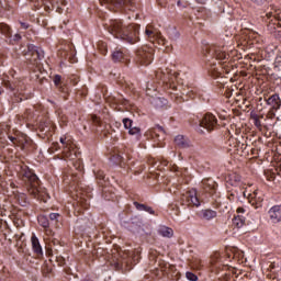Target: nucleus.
<instances>
[{
	"label": "nucleus",
	"mask_w": 281,
	"mask_h": 281,
	"mask_svg": "<svg viewBox=\"0 0 281 281\" xmlns=\"http://www.w3.org/2000/svg\"><path fill=\"white\" fill-rule=\"evenodd\" d=\"M254 1V3H257V5H262V3H265V1L267 0H251Z\"/></svg>",
	"instance_id": "39"
},
{
	"label": "nucleus",
	"mask_w": 281,
	"mask_h": 281,
	"mask_svg": "<svg viewBox=\"0 0 281 281\" xmlns=\"http://www.w3.org/2000/svg\"><path fill=\"white\" fill-rule=\"evenodd\" d=\"M145 36L149 43H158V45H166L168 41L161 36V33L155 29L153 25H149L145 30Z\"/></svg>",
	"instance_id": "5"
},
{
	"label": "nucleus",
	"mask_w": 281,
	"mask_h": 281,
	"mask_svg": "<svg viewBox=\"0 0 281 281\" xmlns=\"http://www.w3.org/2000/svg\"><path fill=\"white\" fill-rule=\"evenodd\" d=\"M158 234L164 238H172V236H175V231L167 226H160V228L158 229Z\"/></svg>",
	"instance_id": "17"
},
{
	"label": "nucleus",
	"mask_w": 281,
	"mask_h": 281,
	"mask_svg": "<svg viewBox=\"0 0 281 281\" xmlns=\"http://www.w3.org/2000/svg\"><path fill=\"white\" fill-rule=\"evenodd\" d=\"M101 5H106L109 10H120L126 5V0H100Z\"/></svg>",
	"instance_id": "10"
},
{
	"label": "nucleus",
	"mask_w": 281,
	"mask_h": 281,
	"mask_svg": "<svg viewBox=\"0 0 281 281\" xmlns=\"http://www.w3.org/2000/svg\"><path fill=\"white\" fill-rule=\"evenodd\" d=\"M60 144H63V155L66 159H74V157L76 156V154L74 153V144L71 143V140L61 137L59 139Z\"/></svg>",
	"instance_id": "9"
},
{
	"label": "nucleus",
	"mask_w": 281,
	"mask_h": 281,
	"mask_svg": "<svg viewBox=\"0 0 281 281\" xmlns=\"http://www.w3.org/2000/svg\"><path fill=\"white\" fill-rule=\"evenodd\" d=\"M0 33L5 36V38H12V29L5 23H0Z\"/></svg>",
	"instance_id": "18"
},
{
	"label": "nucleus",
	"mask_w": 281,
	"mask_h": 281,
	"mask_svg": "<svg viewBox=\"0 0 281 281\" xmlns=\"http://www.w3.org/2000/svg\"><path fill=\"white\" fill-rule=\"evenodd\" d=\"M246 223V220L243 215H237L233 218V225H235V227H237L238 229H240V227H244Z\"/></svg>",
	"instance_id": "20"
},
{
	"label": "nucleus",
	"mask_w": 281,
	"mask_h": 281,
	"mask_svg": "<svg viewBox=\"0 0 281 281\" xmlns=\"http://www.w3.org/2000/svg\"><path fill=\"white\" fill-rule=\"evenodd\" d=\"M195 1H196V3H202V4L207 3V0H195Z\"/></svg>",
	"instance_id": "42"
},
{
	"label": "nucleus",
	"mask_w": 281,
	"mask_h": 281,
	"mask_svg": "<svg viewBox=\"0 0 281 281\" xmlns=\"http://www.w3.org/2000/svg\"><path fill=\"white\" fill-rule=\"evenodd\" d=\"M172 91H177V87L176 86H172Z\"/></svg>",
	"instance_id": "44"
},
{
	"label": "nucleus",
	"mask_w": 281,
	"mask_h": 281,
	"mask_svg": "<svg viewBox=\"0 0 281 281\" xmlns=\"http://www.w3.org/2000/svg\"><path fill=\"white\" fill-rule=\"evenodd\" d=\"M200 126L209 132H212L218 127V121L216 120V116H214V114L206 113L200 121Z\"/></svg>",
	"instance_id": "7"
},
{
	"label": "nucleus",
	"mask_w": 281,
	"mask_h": 281,
	"mask_svg": "<svg viewBox=\"0 0 281 281\" xmlns=\"http://www.w3.org/2000/svg\"><path fill=\"white\" fill-rule=\"evenodd\" d=\"M38 224L41 225V227H44V229H47V227H49V220L47 218V216L45 215H40L37 217Z\"/></svg>",
	"instance_id": "22"
},
{
	"label": "nucleus",
	"mask_w": 281,
	"mask_h": 281,
	"mask_svg": "<svg viewBox=\"0 0 281 281\" xmlns=\"http://www.w3.org/2000/svg\"><path fill=\"white\" fill-rule=\"evenodd\" d=\"M244 212H245V209H243V207L237 209V214H243Z\"/></svg>",
	"instance_id": "40"
},
{
	"label": "nucleus",
	"mask_w": 281,
	"mask_h": 281,
	"mask_svg": "<svg viewBox=\"0 0 281 281\" xmlns=\"http://www.w3.org/2000/svg\"><path fill=\"white\" fill-rule=\"evenodd\" d=\"M175 144L179 148H190V139L186 138L183 135L176 136Z\"/></svg>",
	"instance_id": "15"
},
{
	"label": "nucleus",
	"mask_w": 281,
	"mask_h": 281,
	"mask_svg": "<svg viewBox=\"0 0 281 281\" xmlns=\"http://www.w3.org/2000/svg\"><path fill=\"white\" fill-rule=\"evenodd\" d=\"M131 135H139L142 130L137 126H131L130 130H127Z\"/></svg>",
	"instance_id": "24"
},
{
	"label": "nucleus",
	"mask_w": 281,
	"mask_h": 281,
	"mask_svg": "<svg viewBox=\"0 0 281 281\" xmlns=\"http://www.w3.org/2000/svg\"><path fill=\"white\" fill-rule=\"evenodd\" d=\"M20 40H21V34L16 33L13 35V38L11 41H13V43H19Z\"/></svg>",
	"instance_id": "31"
},
{
	"label": "nucleus",
	"mask_w": 281,
	"mask_h": 281,
	"mask_svg": "<svg viewBox=\"0 0 281 281\" xmlns=\"http://www.w3.org/2000/svg\"><path fill=\"white\" fill-rule=\"evenodd\" d=\"M181 202L182 205H187L188 207H199V205H201V201H199V195H196L195 190L182 194Z\"/></svg>",
	"instance_id": "6"
},
{
	"label": "nucleus",
	"mask_w": 281,
	"mask_h": 281,
	"mask_svg": "<svg viewBox=\"0 0 281 281\" xmlns=\"http://www.w3.org/2000/svg\"><path fill=\"white\" fill-rule=\"evenodd\" d=\"M134 206L138 212H144V210H146V204H140L139 202H134Z\"/></svg>",
	"instance_id": "28"
},
{
	"label": "nucleus",
	"mask_w": 281,
	"mask_h": 281,
	"mask_svg": "<svg viewBox=\"0 0 281 281\" xmlns=\"http://www.w3.org/2000/svg\"><path fill=\"white\" fill-rule=\"evenodd\" d=\"M177 5H178L179 8H188V2L182 3L181 0H179V1L177 2Z\"/></svg>",
	"instance_id": "35"
},
{
	"label": "nucleus",
	"mask_w": 281,
	"mask_h": 281,
	"mask_svg": "<svg viewBox=\"0 0 281 281\" xmlns=\"http://www.w3.org/2000/svg\"><path fill=\"white\" fill-rule=\"evenodd\" d=\"M104 171H98L97 172V179L104 180Z\"/></svg>",
	"instance_id": "34"
},
{
	"label": "nucleus",
	"mask_w": 281,
	"mask_h": 281,
	"mask_svg": "<svg viewBox=\"0 0 281 281\" xmlns=\"http://www.w3.org/2000/svg\"><path fill=\"white\" fill-rule=\"evenodd\" d=\"M216 216H217L216 211L210 210V209L202 210L199 213V217L202 218V221H212V218H216Z\"/></svg>",
	"instance_id": "14"
},
{
	"label": "nucleus",
	"mask_w": 281,
	"mask_h": 281,
	"mask_svg": "<svg viewBox=\"0 0 281 281\" xmlns=\"http://www.w3.org/2000/svg\"><path fill=\"white\" fill-rule=\"evenodd\" d=\"M91 120H92L93 124H100V119H98V116L92 115Z\"/></svg>",
	"instance_id": "37"
},
{
	"label": "nucleus",
	"mask_w": 281,
	"mask_h": 281,
	"mask_svg": "<svg viewBox=\"0 0 281 281\" xmlns=\"http://www.w3.org/2000/svg\"><path fill=\"white\" fill-rule=\"evenodd\" d=\"M20 25H21V27H22L23 30H27V29L30 27V24H27V23H25V22H21Z\"/></svg>",
	"instance_id": "38"
},
{
	"label": "nucleus",
	"mask_w": 281,
	"mask_h": 281,
	"mask_svg": "<svg viewBox=\"0 0 281 281\" xmlns=\"http://www.w3.org/2000/svg\"><path fill=\"white\" fill-rule=\"evenodd\" d=\"M158 128H159L160 131H164V128H162L161 126H158Z\"/></svg>",
	"instance_id": "47"
},
{
	"label": "nucleus",
	"mask_w": 281,
	"mask_h": 281,
	"mask_svg": "<svg viewBox=\"0 0 281 281\" xmlns=\"http://www.w3.org/2000/svg\"><path fill=\"white\" fill-rule=\"evenodd\" d=\"M166 3H168V0H158V4H159L161 8H166Z\"/></svg>",
	"instance_id": "36"
},
{
	"label": "nucleus",
	"mask_w": 281,
	"mask_h": 281,
	"mask_svg": "<svg viewBox=\"0 0 281 281\" xmlns=\"http://www.w3.org/2000/svg\"><path fill=\"white\" fill-rule=\"evenodd\" d=\"M215 58L216 60H228L229 55L223 50H216Z\"/></svg>",
	"instance_id": "23"
},
{
	"label": "nucleus",
	"mask_w": 281,
	"mask_h": 281,
	"mask_svg": "<svg viewBox=\"0 0 281 281\" xmlns=\"http://www.w3.org/2000/svg\"><path fill=\"white\" fill-rule=\"evenodd\" d=\"M22 179L23 181H26L29 186V194H31L33 199L45 201L46 196H49V194H47V191L41 188V180H38V177L30 168L25 167L22 170Z\"/></svg>",
	"instance_id": "2"
},
{
	"label": "nucleus",
	"mask_w": 281,
	"mask_h": 281,
	"mask_svg": "<svg viewBox=\"0 0 281 281\" xmlns=\"http://www.w3.org/2000/svg\"><path fill=\"white\" fill-rule=\"evenodd\" d=\"M58 218H60V214H58V213H50L49 214V220L50 221H58Z\"/></svg>",
	"instance_id": "29"
},
{
	"label": "nucleus",
	"mask_w": 281,
	"mask_h": 281,
	"mask_svg": "<svg viewBox=\"0 0 281 281\" xmlns=\"http://www.w3.org/2000/svg\"><path fill=\"white\" fill-rule=\"evenodd\" d=\"M270 268H271V269H276V263H271V265H270Z\"/></svg>",
	"instance_id": "43"
},
{
	"label": "nucleus",
	"mask_w": 281,
	"mask_h": 281,
	"mask_svg": "<svg viewBox=\"0 0 281 281\" xmlns=\"http://www.w3.org/2000/svg\"><path fill=\"white\" fill-rule=\"evenodd\" d=\"M26 60L31 65L32 69H41V60L45 58V53L43 49L30 44L27 46V52L25 53Z\"/></svg>",
	"instance_id": "3"
},
{
	"label": "nucleus",
	"mask_w": 281,
	"mask_h": 281,
	"mask_svg": "<svg viewBox=\"0 0 281 281\" xmlns=\"http://www.w3.org/2000/svg\"><path fill=\"white\" fill-rule=\"evenodd\" d=\"M234 194H231V196L228 199H233Z\"/></svg>",
	"instance_id": "48"
},
{
	"label": "nucleus",
	"mask_w": 281,
	"mask_h": 281,
	"mask_svg": "<svg viewBox=\"0 0 281 281\" xmlns=\"http://www.w3.org/2000/svg\"><path fill=\"white\" fill-rule=\"evenodd\" d=\"M60 80H61V77H60L59 75H56V76L54 77V85H55L56 87H58V85H60Z\"/></svg>",
	"instance_id": "30"
},
{
	"label": "nucleus",
	"mask_w": 281,
	"mask_h": 281,
	"mask_svg": "<svg viewBox=\"0 0 281 281\" xmlns=\"http://www.w3.org/2000/svg\"><path fill=\"white\" fill-rule=\"evenodd\" d=\"M31 243H32L33 251L37 256H43V247H41V241H38V237L33 235L31 238Z\"/></svg>",
	"instance_id": "16"
},
{
	"label": "nucleus",
	"mask_w": 281,
	"mask_h": 281,
	"mask_svg": "<svg viewBox=\"0 0 281 281\" xmlns=\"http://www.w3.org/2000/svg\"><path fill=\"white\" fill-rule=\"evenodd\" d=\"M179 76V72H175V77L177 78Z\"/></svg>",
	"instance_id": "45"
},
{
	"label": "nucleus",
	"mask_w": 281,
	"mask_h": 281,
	"mask_svg": "<svg viewBox=\"0 0 281 281\" xmlns=\"http://www.w3.org/2000/svg\"><path fill=\"white\" fill-rule=\"evenodd\" d=\"M252 120H254L255 126H256L257 128H259V131H261V130H262V123L260 122V117H258V115H255V116L252 117Z\"/></svg>",
	"instance_id": "25"
},
{
	"label": "nucleus",
	"mask_w": 281,
	"mask_h": 281,
	"mask_svg": "<svg viewBox=\"0 0 281 281\" xmlns=\"http://www.w3.org/2000/svg\"><path fill=\"white\" fill-rule=\"evenodd\" d=\"M155 49L148 46H143L136 52L137 63L140 65H150L153 63V54Z\"/></svg>",
	"instance_id": "4"
},
{
	"label": "nucleus",
	"mask_w": 281,
	"mask_h": 281,
	"mask_svg": "<svg viewBox=\"0 0 281 281\" xmlns=\"http://www.w3.org/2000/svg\"><path fill=\"white\" fill-rule=\"evenodd\" d=\"M271 223H281V205H274L268 211Z\"/></svg>",
	"instance_id": "11"
},
{
	"label": "nucleus",
	"mask_w": 281,
	"mask_h": 281,
	"mask_svg": "<svg viewBox=\"0 0 281 281\" xmlns=\"http://www.w3.org/2000/svg\"><path fill=\"white\" fill-rule=\"evenodd\" d=\"M144 212H148V214H155V210H153V207L145 205V210Z\"/></svg>",
	"instance_id": "33"
},
{
	"label": "nucleus",
	"mask_w": 281,
	"mask_h": 281,
	"mask_svg": "<svg viewBox=\"0 0 281 281\" xmlns=\"http://www.w3.org/2000/svg\"><path fill=\"white\" fill-rule=\"evenodd\" d=\"M10 142L21 148V150H25L27 148V144H30V137L25 134H19L16 136H9Z\"/></svg>",
	"instance_id": "8"
},
{
	"label": "nucleus",
	"mask_w": 281,
	"mask_h": 281,
	"mask_svg": "<svg viewBox=\"0 0 281 281\" xmlns=\"http://www.w3.org/2000/svg\"><path fill=\"white\" fill-rule=\"evenodd\" d=\"M126 58V55L122 50H114L112 53V60L114 63H122Z\"/></svg>",
	"instance_id": "19"
},
{
	"label": "nucleus",
	"mask_w": 281,
	"mask_h": 281,
	"mask_svg": "<svg viewBox=\"0 0 281 281\" xmlns=\"http://www.w3.org/2000/svg\"><path fill=\"white\" fill-rule=\"evenodd\" d=\"M144 212H148V214H155V210H153V207L145 205V210Z\"/></svg>",
	"instance_id": "32"
},
{
	"label": "nucleus",
	"mask_w": 281,
	"mask_h": 281,
	"mask_svg": "<svg viewBox=\"0 0 281 281\" xmlns=\"http://www.w3.org/2000/svg\"><path fill=\"white\" fill-rule=\"evenodd\" d=\"M5 86L9 87V89H11V91H14V87H12V85L10 82H7Z\"/></svg>",
	"instance_id": "41"
},
{
	"label": "nucleus",
	"mask_w": 281,
	"mask_h": 281,
	"mask_svg": "<svg viewBox=\"0 0 281 281\" xmlns=\"http://www.w3.org/2000/svg\"><path fill=\"white\" fill-rule=\"evenodd\" d=\"M266 102L269 106H272L274 111H278L281 108V99L279 94H272Z\"/></svg>",
	"instance_id": "12"
},
{
	"label": "nucleus",
	"mask_w": 281,
	"mask_h": 281,
	"mask_svg": "<svg viewBox=\"0 0 281 281\" xmlns=\"http://www.w3.org/2000/svg\"><path fill=\"white\" fill-rule=\"evenodd\" d=\"M216 182L212 179L202 180V187L205 192H210V194H214L216 192Z\"/></svg>",
	"instance_id": "13"
},
{
	"label": "nucleus",
	"mask_w": 281,
	"mask_h": 281,
	"mask_svg": "<svg viewBox=\"0 0 281 281\" xmlns=\"http://www.w3.org/2000/svg\"><path fill=\"white\" fill-rule=\"evenodd\" d=\"M124 128L127 131L133 126V120L131 119H123Z\"/></svg>",
	"instance_id": "26"
},
{
	"label": "nucleus",
	"mask_w": 281,
	"mask_h": 281,
	"mask_svg": "<svg viewBox=\"0 0 281 281\" xmlns=\"http://www.w3.org/2000/svg\"><path fill=\"white\" fill-rule=\"evenodd\" d=\"M109 32L115 38H121L125 43L135 45L139 41V26L137 25H124L122 20H111L109 24Z\"/></svg>",
	"instance_id": "1"
},
{
	"label": "nucleus",
	"mask_w": 281,
	"mask_h": 281,
	"mask_svg": "<svg viewBox=\"0 0 281 281\" xmlns=\"http://www.w3.org/2000/svg\"><path fill=\"white\" fill-rule=\"evenodd\" d=\"M173 95H176V98H179L178 95H179V93H173Z\"/></svg>",
	"instance_id": "46"
},
{
	"label": "nucleus",
	"mask_w": 281,
	"mask_h": 281,
	"mask_svg": "<svg viewBox=\"0 0 281 281\" xmlns=\"http://www.w3.org/2000/svg\"><path fill=\"white\" fill-rule=\"evenodd\" d=\"M228 182L231 183V186H238V183H240V175L231 173L228 176Z\"/></svg>",
	"instance_id": "21"
},
{
	"label": "nucleus",
	"mask_w": 281,
	"mask_h": 281,
	"mask_svg": "<svg viewBox=\"0 0 281 281\" xmlns=\"http://www.w3.org/2000/svg\"><path fill=\"white\" fill-rule=\"evenodd\" d=\"M186 278L190 281H198L199 280V277H196V274H194L193 272H187Z\"/></svg>",
	"instance_id": "27"
}]
</instances>
